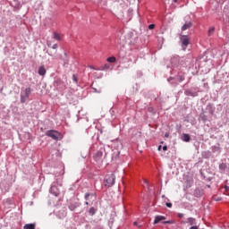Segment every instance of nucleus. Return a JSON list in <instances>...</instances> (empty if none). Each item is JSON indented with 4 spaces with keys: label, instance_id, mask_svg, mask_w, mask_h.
Masks as SVG:
<instances>
[{
    "label": "nucleus",
    "instance_id": "f257e3e1",
    "mask_svg": "<svg viewBox=\"0 0 229 229\" xmlns=\"http://www.w3.org/2000/svg\"><path fill=\"white\" fill-rule=\"evenodd\" d=\"M115 185V174L108 172L104 178V187L110 189Z\"/></svg>",
    "mask_w": 229,
    "mask_h": 229
},
{
    "label": "nucleus",
    "instance_id": "f03ea898",
    "mask_svg": "<svg viewBox=\"0 0 229 229\" xmlns=\"http://www.w3.org/2000/svg\"><path fill=\"white\" fill-rule=\"evenodd\" d=\"M47 137H50L51 139H53L54 140H58V139H60V137H62V134L60 132H58L57 131H47L46 132Z\"/></svg>",
    "mask_w": 229,
    "mask_h": 229
},
{
    "label": "nucleus",
    "instance_id": "7ed1b4c3",
    "mask_svg": "<svg viewBox=\"0 0 229 229\" xmlns=\"http://www.w3.org/2000/svg\"><path fill=\"white\" fill-rule=\"evenodd\" d=\"M180 40H181L182 47L183 51H185V49H187V47L189 46V44H191V39L189 38V36L182 35V36H181Z\"/></svg>",
    "mask_w": 229,
    "mask_h": 229
},
{
    "label": "nucleus",
    "instance_id": "20e7f679",
    "mask_svg": "<svg viewBox=\"0 0 229 229\" xmlns=\"http://www.w3.org/2000/svg\"><path fill=\"white\" fill-rule=\"evenodd\" d=\"M31 95V88H26L24 93L21 94V103L28 101L30 96Z\"/></svg>",
    "mask_w": 229,
    "mask_h": 229
},
{
    "label": "nucleus",
    "instance_id": "39448f33",
    "mask_svg": "<svg viewBox=\"0 0 229 229\" xmlns=\"http://www.w3.org/2000/svg\"><path fill=\"white\" fill-rule=\"evenodd\" d=\"M192 28V21H186L181 28L182 31H187V30H191Z\"/></svg>",
    "mask_w": 229,
    "mask_h": 229
},
{
    "label": "nucleus",
    "instance_id": "423d86ee",
    "mask_svg": "<svg viewBox=\"0 0 229 229\" xmlns=\"http://www.w3.org/2000/svg\"><path fill=\"white\" fill-rule=\"evenodd\" d=\"M94 160L96 162H101V158H103V152L101 151H97L96 154L93 157Z\"/></svg>",
    "mask_w": 229,
    "mask_h": 229
},
{
    "label": "nucleus",
    "instance_id": "0eeeda50",
    "mask_svg": "<svg viewBox=\"0 0 229 229\" xmlns=\"http://www.w3.org/2000/svg\"><path fill=\"white\" fill-rule=\"evenodd\" d=\"M182 225H187V223L191 225H196V218L189 217L186 221H181Z\"/></svg>",
    "mask_w": 229,
    "mask_h": 229
},
{
    "label": "nucleus",
    "instance_id": "6e6552de",
    "mask_svg": "<svg viewBox=\"0 0 229 229\" xmlns=\"http://www.w3.org/2000/svg\"><path fill=\"white\" fill-rule=\"evenodd\" d=\"M52 49H55V51L51 52V50H47V55H49V56H55L56 55V49H58V45L54 44Z\"/></svg>",
    "mask_w": 229,
    "mask_h": 229
},
{
    "label": "nucleus",
    "instance_id": "1a4fd4ad",
    "mask_svg": "<svg viewBox=\"0 0 229 229\" xmlns=\"http://www.w3.org/2000/svg\"><path fill=\"white\" fill-rule=\"evenodd\" d=\"M160 221H165V216H156L154 219V225H158Z\"/></svg>",
    "mask_w": 229,
    "mask_h": 229
},
{
    "label": "nucleus",
    "instance_id": "9d476101",
    "mask_svg": "<svg viewBox=\"0 0 229 229\" xmlns=\"http://www.w3.org/2000/svg\"><path fill=\"white\" fill-rule=\"evenodd\" d=\"M38 72L39 76H46V72H47L46 67L40 66L38 68Z\"/></svg>",
    "mask_w": 229,
    "mask_h": 229
},
{
    "label": "nucleus",
    "instance_id": "9b49d317",
    "mask_svg": "<svg viewBox=\"0 0 229 229\" xmlns=\"http://www.w3.org/2000/svg\"><path fill=\"white\" fill-rule=\"evenodd\" d=\"M182 140L184 142H190L191 141V136L189 134H182Z\"/></svg>",
    "mask_w": 229,
    "mask_h": 229
},
{
    "label": "nucleus",
    "instance_id": "f8f14e48",
    "mask_svg": "<svg viewBox=\"0 0 229 229\" xmlns=\"http://www.w3.org/2000/svg\"><path fill=\"white\" fill-rule=\"evenodd\" d=\"M23 229H35V224H27L23 226Z\"/></svg>",
    "mask_w": 229,
    "mask_h": 229
},
{
    "label": "nucleus",
    "instance_id": "ddd939ff",
    "mask_svg": "<svg viewBox=\"0 0 229 229\" xmlns=\"http://www.w3.org/2000/svg\"><path fill=\"white\" fill-rule=\"evenodd\" d=\"M214 31H216V28L210 27V28L208 29V36L210 37V36L214 35Z\"/></svg>",
    "mask_w": 229,
    "mask_h": 229
},
{
    "label": "nucleus",
    "instance_id": "4468645a",
    "mask_svg": "<svg viewBox=\"0 0 229 229\" xmlns=\"http://www.w3.org/2000/svg\"><path fill=\"white\" fill-rule=\"evenodd\" d=\"M90 198H94V194L93 193H86L85 194V199L86 201H89L90 199Z\"/></svg>",
    "mask_w": 229,
    "mask_h": 229
},
{
    "label": "nucleus",
    "instance_id": "2eb2a0df",
    "mask_svg": "<svg viewBox=\"0 0 229 229\" xmlns=\"http://www.w3.org/2000/svg\"><path fill=\"white\" fill-rule=\"evenodd\" d=\"M54 38L55 40H62V38L58 32H54Z\"/></svg>",
    "mask_w": 229,
    "mask_h": 229
},
{
    "label": "nucleus",
    "instance_id": "dca6fc26",
    "mask_svg": "<svg viewBox=\"0 0 229 229\" xmlns=\"http://www.w3.org/2000/svg\"><path fill=\"white\" fill-rule=\"evenodd\" d=\"M107 69H110V64H106L104 66L100 67L99 71H106Z\"/></svg>",
    "mask_w": 229,
    "mask_h": 229
},
{
    "label": "nucleus",
    "instance_id": "f3484780",
    "mask_svg": "<svg viewBox=\"0 0 229 229\" xmlns=\"http://www.w3.org/2000/svg\"><path fill=\"white\" fill-rule=\"evenodd\" d=\"M106 62H108L109 64H114L115 62V57L114 56L108 57L106 59Z\"/></svg>",
    "mask_w": 229,
    "mask_h": 229
},
{
    "label": "nucleus",
    "instance_id": "a211bd4d",
    "mask_svg": "<svg viewBox=\"0 0 229 229\" xmlns=\"http://www.w3.org/2000/svg\"><path fill=\"white\" fill-rule=\"evenodd\" d=\"M214 152L217 151L218 154L221 153V147L218 145L217 147H212Z\"/></svg>",
    "mask_w": 229,
    "mask_h": 229
},
{
    "label": "nucleus",
    "instance_id": "6ab92c4d",
    "mask_svg": "<svg viewBox=\"0 0 229 229\" xmlns=\"http://www.w3.org/2000/svg\"><path fill=\"white\" fill-rule=\"evenodd\" d=\"M77 208H78V205H76V204H71V205L69 206V208H70V210H72V211L76 210Z\"/></svg>",
    "mask_w": 229,
    "mask_h": 229
},
{
    "label": "nucleus",
    "instance_id": "aec40b11",
    "mask_svg": "<svg viewBox=\"0 0 229 229\" xmlns=\"http://www.w3.org/2000/svg\"><path fill=\"white\" fill-rule=\"evenodd\" d=\"M89 216H94V214H96V208H90L89 210Z\"/></svg>",
    "mask_w": 229,
    "mask_h": 229
},
{
    "label": "nucleus",
    "instance_id": "412c9836",
    "mask_svg": "<svg viewBox=\"0 0 229 229\" xmlns=\"http://www.w3.org/2000/svg\"><path fill=\"white\" fill-rule=\"evenodd\" d=\"M184 94L185 96H194V93H192V91H191L190 89L185 90Z\"/></svg>",
    "mask_w": 229,
    "mask_h": 229
},
{
    "label": "nucleus",
    "instance_id": "4be33fe9",
    "mask_svg": "<svg viewBox=\"0 0 229 229\" xmlns=\"http://www.w3.org/2000/svg\"><path fill=\"white\" fill-rule=\"evenodd\" d=\"M163 225H174V221L173 220L164 221Z\"/></svg>",
    "mask_w": 229,
    "mask_h": 229
},
{
    "label": "nucleus",
    "instance_id": "5701e85b",
    "mask_svg": "<svg viewBox=\"0 0 229 229\" xmlns=\"http://www.w3.org/2000/svg\"><path fill=\"white\" fill-rule=\"evenodd\" d=\"M72 80L75 81V83H78V77H76L75 74L72 75Z\"/></svg>",
    "mask_w": 229,
    "mask_h": 229
},
{
    "label": "nucleus",
    "instance_id": "b1692460",
    "mask_svg": "<svg viewBox=\"0 0 229 229\" xmlns=\"http://www.w3.org/2000/svg\"><path fill=\"white\" fill-rule=\"evenodd\" d=\"M183 80H185V77H183V76H178V81H183Z\"/></svg>",
    "mask_w": 229,
    "mask_h": 229
},
{
    "label": "nucleus",
    "instance_id": "393cba45",
    "mask_svg": "<svg viewBox=\"0 0 229 229\" xmlns=\"http://www.w3.org/2000/svg\"><path fill=\"white\" fill-rule=\"evenodd\" d=\"M148 30H155V24L148 25Z\"/></svg>",
    "mask_w": 229,
    "mask_h": 229
},
{
    "label": "nucleus",
    "instance_id": "a878e982",
    "mask_svg": "<svg viewBox=\"0 0 229 229\" xmlns=\"http://www.w3.org/2000/svg\"><path fill=\"white\" fill-rule=\"evenodd\" d=\"M220 169H226V165L225 164H221L220 165Z\"/></svg>",
    "mask_w": 229,
    "mask_h": 229
},
{
    "label": "nucleus",
    "instance_id": "bb28decb",
    "mask_svg": "<svg viewBox=\"0 0 229 229\" xmlns=\"http://www.w3.org/2000/svg\"><path fill=\"white\" fill-rule=\"evenodd\" d=\"M200 117L204 123L207 121V116H205V114L201 115Z\"/></svg>",
    "mask_w": 229,
    "mask_h": 229
},
{
    "label": "nucleus",
    "instance_id": "cd10ccee",
    "mask_svg": "<svg viewBox=\"0 0 229 229\" xmlns=\"http://www.w3.org/2000/svg\"><path fill=\"white\" fill-rule=\"evenodd\" d=\"M166 207H168V208H171V207H173V204L170 203V202H167V203H166Z\"/></svg>",
    "mask_w": 229,
    "mask_h": 229
},
{
    "label": "nucleus",
    "instance_id": "c85d7f7f",
    "mask_svg": "<svg viewBox=\"0 0 229 229\" xmlns=\"http://www.w3.org/2000/svg\"><path fill=\"white\" fill-rule=\"evenodd\" d=\"M177 216H178V217H180L182 219V217H183L184 215H183V213H178Z\"/></svg>",
    "mask_w": 229,
    "mask_h": 229
},
{
    "label": "nucleus",
    "instance_id": "c756f323",
    "mask_svg": "<svg viewBox=\"0 0 229 229\" xmlns=\"http://www.w3.org/2000/svg\"><path fill=\"white\" fill-rule=\"evenodd\" d=\"M47 46L48 47H51V42L47 41Z\"/></svg>",
    "mask_w": 229,
    "mask_h": 229
},
{
    "label": "nucleus",
    "instance_id": "7c9ffc66",
    "mask_svg": "<svg viewBox=\"0 0 229 229\" xmlns=\"http://www.w3.org/2000/svg\"><path fill=\"white\" fill-rule=\"evenodd\" d=\"M157 149H158V151H162V145H159Z\"/></svg>",
    "mask_w": 229,
    "mask_h": 229
},
{
    "label": "nucleus",
    "instance_id": "2f4dec72",
    "mask_svg": "<svg viewBox=\"0 0 229 229\" xmlns=\"http://www.w3.org/2000/svg\"><path fill=\"white\" fill-rule=\"evenodd\" d=\"M163 151H167V146L163 147Z\"/></svg>",
    "mask_w": 229,
    "mask_h": 229
},
{
    "label": "nucleus",
    "instance_id": "473e14b6",
    "mask_svg": "<svg viewBox=\"0 0 229 229\" xmlns=\"http://www.w3.org/2000/svg\"><path fill=\"white\" fill-rule=\"evenodd\" d=\"M190 229H199L198 226L194 225V226H191Z\"/></svg>",
    "mask_w": 229,
    "mask_h": 229
},
{
    "label": "nucleus",
    "instance_id": "72a5a7b5",
    "mask_svg": "<svg viewBox=\"0 0 229 229\" xmlns=\"http://www.w3.org/2000/svg\"><path fill=\"white\" fill-rule=\"evenodd\" d=\"M225 189L226 191H229V186H225Z\"/></svg>",
    "mask_w": 229,
    "mask_h": 229
},
{
    "label": "nucleus",
    "instance_id": "f704fd0d",
    "mask_svg": "<svg viewBox=\"0 0 229 229\" xmlns=\"http://www.w3.org/2000/svg\"><path fill=\"white\" fill-rule=\"evenodd\" d=\"M165 137H166V138L169 137V133H165Z\"/></svg>",
    "mask_w": 229,
    "mask_h": 229
},
{
    "label": "nucleus",
    "instance_id": "c9c22d12",
    "mask_svg": "<svg viewBox=\"0 0 229 229\" xmlns=\"http://www.w3.org/2000/svg\"><path fill=\"white\" fill-rule=\"evenodd\" d=\"M134 226H137V222H133Z\"/></svg>",
    "mask_w": 229,
    "mask_h": 229
},
{
    "label": "nucleus",
    "instance_id": "e433bc0d",
    "mask_svg": "<svg viewBox=\"0 0 229 229\" xmlns=\"http://www.w3.org/2000/svg\"><path fill=\"white\" fill-rule=\"evenodd\" d=\"M220 200V199H216V201H219Z\"/></svg>",
    "mask_w": 229,
    "mask_h": 229
},
{
    "label": "nucleus",
    "instance_id": "4c0bfd02",
    "mask_svg": "<svg viewBox=\"0 0 229 229\" xmlns=\"http://www.w3.org/2000/svg\"><path fill=\"white\" fill-rule=\"evenodd\" d=\"M85 203H86V205H89V201H86Z\"/></svg>",
    "mask_w": 229,
    "mask_h": 229
},
{
    "label": "nucleus",
    "instance_id": "58836bf2",
    "mask_svg": "<svg viewBox=\"0 0 229 229\" xmlns=\"http://www.w3.org/2000/svg\"><path fill=\"white\" fill-rule=\"evenodd\" d=\"M90 69H94L93 66H90Z\"/></svg>",
    "mask_w": 229,
    "mask_h": 229
},
{
    "label": "nucleus",
    "instance_id": "ea45409f",
    "mask_svg": "<svg viewBox=\"0 0 229 229\" xmlns=\"http://www.w3.org/2000/svg\"><path fill=\"white\" fill-rule=\"evenodd\" d=\"M145 183H148V181H145Z\"/></svg>",
    "mask_w": 229,
    "mask_h": 229
},
{
    "label": "nucleus",
    "instance_id": "a19ab883",
    "mask_svg": "<svg viewBox=\"0 0 229 229\" xmlns=\"http://www.w3.org/2000/svg\"><path fill=\"white\" fill-rule=\"evenodd\" d=\"M15 2L19 1V0H14Z\"/></svg>",
    "mask_w": 229,
    "mask_h": 229
},
{
    "label": "nucleus",
    "instance_id": "79ce46f5",
    "mask_svg": "<svg viewBox=\"0 0 229 229\" xmlns=\"http://www.w3.org/2000/svg\"><path fill=\"white\" fill-rule=\"evenodd\" d=\"M174 3H176V0H174Z\"/></svg>",
    "mask_w": 229,
    "mask_h": 229
}]
</instances>
